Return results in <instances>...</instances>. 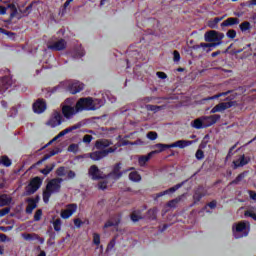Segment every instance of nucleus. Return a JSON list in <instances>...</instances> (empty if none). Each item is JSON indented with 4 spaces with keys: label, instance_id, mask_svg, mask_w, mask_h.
Masks as SVG:
<instances>
[{
    "label": "nucleus",
    "instance_id": "nucleus-1",
    "mask_svg": "<svg viewBox=\"0 0 256 256\" xmlns=\"http://www.w3.org/2000/svg\"><path fill=\"white\" fill-rule=\"evenodd\" d=\"M103 105V101L99 99H93L91 97L80 98L75 104V99L69 98L65 101L62 107V113L66 119H71L73 115H77L79 111H95Z\"/></svg>",
    "mask_w": 256,
    "mask_h": 256
},
{
    "label": "nucleus",
    "instance_id": "nucleus-33",
    "mask_svg": "<svg viewBox=\"0 0 256 256\" xmlns=\"http://www.w3.org/2000/svg\"><path fill=\"white\" fill-rule=\"evenodd\" d=\"M240 29L243 33H245V31H249V29H251V23L249 22H243L240 24Z\"/></svg>",
    "mask_w": 256,
    "mask_h": 256
},
{
    "label": "nucleus",
    "instance_id": "nucleus-8",
    "mask_svg": "<svg viewBox=\"0 0 256 256\" xmlns=\"http://www.w3.org/2000/svg\"><path fill=\"white\" fill-rule=\"evenodd\" d=\"M85 85L77 80H71L68 82V91L72 95H77V93H81L83 91Z\"/></svg>",
    "mask_w": 256,
    "mask_h": 256
},
{
    "label": "nucleus",
    "instance_id": "nucleus-25",
    "mask_svg": "<svg viewBox=\"0 0 256 256\" xmlns=\"http://www.w3.org/2000/svg\"><path fill=\"white\" fill-rule=\"evenodd\" d=\"M192 127H194V129H204V122H203V117L195 119L194 121H192L191 123Z\"/></svg>",
    "mask_w": 256,
    "mask_h": 256
},
{
    "label": "nucleus",
    "instance_id": "nucleus-48",
    "mask_svg": "<svg viewBox=\"0 0 256 256\" xmlns=\"http://www.w3.org/2000/svg\"><path fill=\"white\" fill-rule=\"evenodd\" d=\"M51 171H53V167L47 166L46 168L41 170V173H43V175H49V173H51Z\"/></svg>",
    "mask_w": 256,
    "mask_h": 256
},
{
    "label": "nucleus",
    "instance_id": "nucleus-54",
    "mask_svg": "<svg viewBox=\"0 0 256 256\" xmlns=\"http://www.w3.org/2000/svg\"><path fill=\"white\" fill-rule=\"evenodd\" d=\"M83 55H85V51L83 50V48H79L76 51V57H83Z\"/></svg>",
    "mask_w": 256,
    "mask_h": 256
},
{
    "label": "nucleus",
    "instance_id": "nucleus-36",
    "mask_svg": "<svg viewBox=\"0 0 256 256\" xmlns=\"http://www.w3.org/2000/svg\"><path fill=\"white\" fill-rule=\"evenodd\" d=\"M203 191L202 188H199L195 194H194V201L197 203V201L201 200V197H203V194H201V192Z\"/></svg>",
    "mask_w": 256,
    "mask_h": 256
},
{
    "label": "nucleus",
    "instance_id": "nucleus-28",
    "mask_svg": "<svg viewBox=\"0 0 256 256\" xmlns=\"http://www.w3.org/2000/svg\"><path fill=\"white\" fill-rule=\"evenodd\" d=\"M37 208V201L34 199H29L28 200V206L26 208L27 213H33V210Z\"/></svg>",
    "mask_w": 256,
    "mask_h": 256
},
{
    "label": "nucleus",
    "instance_id": "nucleus-4",
    "mask_svg": "<svg viewBox=\"0 0 256 256\" xmlns=\"http://www.w3.org/2000/svg\"><path fill=\"white\" fill-rule=\"evenodd\" d=\"M233 235L235 239H241V237H247L249 235V222L241 221L235 223L232 227Z\"/></svg>",
    "mask_w": 256,
    "mask_h": 256
},
{
    "label": "nucleus",
    "instance_id": "nucleus-32",
    "mask_svg": "<svg viewBox=\"0 0 256 256\" xmlns=\"http://www.w3.org/2000/svg\"><path fill=\"white\" fill-rule=\"evenodd\" d=\"M222 20L223 18H215L214 20H210L208 23V27H210L211 29H215V27H217V23H219Z\"/></svg>",
    "mask_w": 256,
    "mask_h": 256
},
{
    "label": "nucleus",
    "instance_id": "nucleus-46",
    "mask_svg": "<svg viewBox=\"0 0 256 256\" xmlns=\"http://www.w3.org/2000/svg\"><path fill=\"white\" fill-rule=\"evenodd\" d=\"M91 141H93V136L87 134L83 137V143H90Z\"/></svg>",
    "mask_w": 256,
    "mask_h": 256
},
{
    "label": "nucleus",
    "instance_id": "nucleus-22",
    "mask_svg": "<svg viewBox=\"0 0 256 256\" xmlns=\"http://www.w3.org/2000/svg\"><path fill=\"white\" fill-rule=\"evenodd\" d=\"M232 25H239V19L237 18H228L221 23V27H231Z\"/></svg>",
    "mask_w": 256,
    "mask_h": 256
},
{
    "label": "nucleus",
    "instance_id": "nucleus-23",
    "mask_svg": "<svg viewBox=\"0 0 256 256\" xmlns=\"http://www.w3.org/2000/svg\"><path fill=\"white\" fill-rule=\"evenodd\" d=\"M181 184H178L176 186H173L172 188L165 190L163 192H160L157 194V197H163L165 195H171V193H175V191H177V189H180Z\"/></svg>",
    "mask_w": 256,
    "mask_h": 256
},
{
    "label": "nucleus",
    "instance_id": "nucleus-44",
    "mask_svg": "<svg viewBox=\"0 0 256 256\" xmlns=\"http://www.w3.org/2000/svg\"><path fill=\"white\" fill-rule=\"evenodd\" d=\"M147 138L150 139V141H155V139H157V132H149Z\"/></svg>",
    "mask_w": 256,
    "mask_h": 256
},
{
    "label": "nucleus",
    "instance_id": "nucleus-41",
    "mask_svg": "<svg viewBox=\"0 0 256 256\" xmlns=\"http://www.w3.org/2000/svg\"><path fill=\"white\" fill-rule=\"evenodd\" d=\"M148 215L150 219H155L157 217V208L150 209Z\"/></svg>",
    "mask_w": 256,
    "mask_h": 256
},
{
    "label": "nucleus",
    "instance_id": "nucleus-19",
    "mask_svg": "<svg viewBox=\"0 0 256 256\" xmlns=\"http://www.w3.org/2000/svg\"><path fill=\"white\" fill-rule=\"evenodd\" d=\"M155 155V152H150L147 155L139 156L138 163L140 167H145L146 163Z\"/></svg>",
    "mask_w": 256,
    "mask_h": 256
},
{
    "label": "nucleus",
    "instance_id": "nucleus-18",
    "mask_svg": "<svg viewBox=\"0 0 256 256\" xmlns=\"http://www.w3.org/2000/svg\"><path fill=\"white\" fill-rule=\"evenodd\" d=\"M190 145H193V141L189 140H178L172 144H170V148L178 147L179 149H185V147H189Z\"/></svg>",
    "mask_w": 256,
    "mask_h": 256
},
{
    "label": "nucleus",
    "instance_id": "nucleus-51",
    "mask_svg": "<svg viewBox=\"0 0 256 256\" xmlns=\"http://www.w3.org/2000/svg\"><path fill=\"white\" fill-rule=\"evenodd\" d=\"M200 46L205 49L207 47H217V44H215V43H201Z\"/></svg>",
    "mask_w": 256,
    "mask_h": 256
},
{
    "label": "nucleus",
    "instance_id": "nucleus-11",
    "mask_svg": "<svg viewBox=\"0 0 256 256\" xmlns=\"http://www.w3.org/2000/svg\"><path fill=\"white\" fill-rule=\"evenodd\" d=\"M111 145H113V142L107 140V139H100L98 141H96L95 147L96 149H98V151H107L109 149H111ZM116 149L119 147V145H115L114 147H112V149Z\"/></svg>",
    "mask_w": 256,
    "mask_h": 256
},
{
    "label": "nucleus",
    "instance_id": "nucleus-42",
    "mask_svg": "<svg viewBox=\"0 0 256 256\" xmlns=\"http://www.w3.org/2000/svg\"><path fill=\"white\" fill-rule=\"evenodd\" d=\"M226 35L229 39H235V37H237V32L235 30H229Z\"/></svg>",
    "mask_w": 256,
    "mask_h": 256
},
{
    "label": "nucleus",
    "instance_id": "nucleus-60",
    "mask_svg": "<svg viewBox=\"0 0 256 256\" xmlns=\"http://www.w3.org/2000/svg\"><path fill=\"white\" fill-rule=\"evenodd\" d=\"M253 5H256V0H250L249 2H247L248 7H253Z\"/></svg>",
    "mask_w": 256,
    "mask_h": 256
},
{
    "label": "nucleus",
    "instance_id": "nucleus-57",
    "mask_svg": "<svg viewBox=\"0 0 256 256\" xmlns=\"http://www.w3.org/2000/svg\"><path fill=\"white\" fill-rule=\"evenodd\" d=\"M173 55H174V61L176 62L180 61L181 55L177 51H174Z\"/></svg>",
    "mask_w": 256,
    "mask_h": 256
},
{
    "label": "nucleus",
    "instance_id": "nucleus-62",
    "mask_svg": "<svg viewBox=\"0 0 256 256\" xmlns=\"http://www.w3.org/2000/svg\"><path fill=\"white\" fill-rule=\"evenodd\" d=\"M0 33H2L4 35H8V36L11 35V33L5 31V29H3V28H0Z\"/></svg>",
    "mask_w": 256,
    "mask_h": 256
},
{
    "label": "nucleus",
    "instance_id": "nucleus-10",
    "mask_svg": "<svg viewBox=\"0 0 256 256\" xmlns=\"http://www.w3.org/2000/svg\"><path fill=\"white\" fill-rule=\"evenodd\" d=\"M115 151H117V147L109 148L108 150H103V151L99 150L96 152H92L90 154V158L93 161H99L100 159H103V157H107V155H109V153H115Z\"/></svg>",
    "mask_w": 256,
    "mask_h": 256
},
{
    "label": "nucleus",
    "instance_id": "nucleus-56",
    "mask_svg": "<svg viewBox=\"0 0 256 256\" xmlns=\"http://www.w3.org/2000/svg\"><path fill=\"white\" fill-rule=\"evenodd\" d=\"M156 75L159 77V79H167V74L164 72H157Z\"/></svg>",
    "mask_w": 256,
    "mask_h": 256
},
{
    "label": "nucleus",
    "instance_id": "nucleus-6",
    "mask_svg": "<svg viewBox=\"0 0 256 256\" xmlns=\"http://www.w3.org/2000/svg\"><path fill=\"white\" fill-rule=\"evenodd\" d=\"M61 123H63V116L59 112H54L46 122V125L47 127L55 129V127H59Z\"/></svg>",
    "mask_w": 256,
    "mask_h": 256
},
{
    "label": "nucleus",
    "instance_id": "nucleus-53",
    "mask_svg": "<svg viewBox=\"0 0 256 256\" xmlns=\"http://www.w3.org/2000/svg\"><path fill=\"white\" fill-rule=\"evenodd\" d=\"M205 155L203 154V150H198L196 152V159H203Z\"/></svg>",
    "mask_w": 256,
    "mask_h": 256
},
{
    "label": "nucleus",
    "instance_id": "nucleus-58",
    "mask_svg": "<svg viewBox=\"0 0 256 256\" xmlns=\"http://www.w3.org/2000/svg\"><path fill=\"white\" fill-rule=\"evenodd\" d=\"M11 229H13V227L9 226V227H0V231H4L5 233H7V231H11Z\"/></svg>",
    "mask_w": 256,
    "mask_h": 256
},
{
    "label": "nucleus",
    "instance_id": "nucleus-43",
    "mask_svg": "<svg viewBox=\"0 0 256 256\" xmlns=\"http://www.w3.org/2000/svg\"><path fill=\"white\" fill-rule=\"evenodd\" d=\"M59 153V150H52L49 155H45L42 161H47L50 157H53V155H57Z\"/></svg>",
    "mask_w": 256,
    "mask_h": 256
},
{
    "label": "nucleus",
    "instance_id": "nucleus-34",
    "mask_svg": "<svg viewBox=\"0 0 256 256\" xmlns=\"http://www.w3.org/2000/svg\"><path fill=\"white\" fill-rule=\"evenodd\" d=\"M56 174L58 177H65L67 176V169H65V167H60L56 170Z\"/></svg>",
    "mask_w": 256,
    "mask_h": 256
},
{
    "label": "nucleus",
    "instance_id": "nucleus-20",
    "mask_svg": "<svg viewBox=\"0 0 256 256\" xmlns=\"http://www.w3.org/2000/svg\"><path fill=\"white\" fill-rule=\"evenodd\" d=\"M75 129L74 127L66 128L63 131H61L58 135H56L49 143L48 145H51V143H55V141H59L60 137H65V135L71 133Z\"/></svg>",
    "mask_w": 256,
    "mask_h": 256
},
{
    "label": "nucleus",
    "instance_id": "nucleus-12",
    "mask_svg": "<svg viewBox=\"0 0 256 256\" xmlns=\"http://www.w3.org/2000/svg\"><path fill=\"white\" fill-rule=\"evenodd\" d=\"M39 187H41V178L35 177L30 181L29 185L27 186L26 193L28 195H33V193H35V191H37Z\"/></svg>",
    "mask_w": 256,
    "mask_h": 256
},
{
    "label": "nucleus",
    "instance_id": "nucleus-47",
    "mask_svg": "<svg viewBox=\"0 0 256 256\" xmlns=\"http://www.w3.org/2000/svg\"><path fill=\"white\" fill-rule=\"evenodd\" d=\"M41 215H43V212L41 210H38L34 215V221H40Z\"/></svg>",
    "mask_w": 256,
    "mask_h": 256
},
{
    "label": "nucleus",
    "instance_id": "nucleus-5",
    "mask_svg": "<svg viewBox=\"0 0 256 256\" xmlns=\"http://www.w3.org/2000/svg\"><path fill=\"white\" fill-rule=\"evenodd\" d=\"M225 37L224 33L211 30L205 33L204 39L209 43H214L215 45H221V40Z\"/></svg>",
    "mask_w": 256,
    "mask_h": 256
},
{
    "label": "nucleus",
    "instance_id": "nucleus-7",
    "mask_svg": "<svg viewBox=\"0 0 256 256\" xmlns=\"http://www.w3.org/2000/svg\"><path fill=\"white\" fill-rule=\"evenodd\" d=\"M7 13H10V17H15L17 15V6L13 3L0 5V15H7Z\"/></svg>",
    "mask_w": 256,
    "mask_h": 256
},
{
    "label": "nucleus",
    "instance_id": "nucleus-30",
    "mask_svg": "<svg viewBox=\"0 0 256 256\" xmlns=\"http://www.w3.org/2000/svg\"><path fill=\"white\" fill-rule=\"evenodd\" d=\"M129 179L134 182L141 181V175L137 171H133L129 174Z\"/></svg>",
    "mask_w": 256,
    "mask_h": 256
},
{
    "label": "nucleus",
    "instance_id": "nucleus-24",
    "mask_svg": "<svg viewBox=\"0 0 256 256\" xmlns=\"http://www.w3.org/2000/svg\"><path fill=\"white\" fill-rule=\"evenodd\" d=\"M155 149H157V150H154V151H152V153H154V155L156 154V153H161V152H163V151H165V149H171V144H156L155 146Z\"/></svg>",
    "mask_w": 256,
    "mask_h": 256
},
{
    "label": "nucleus",
    "instance_id": "nucleus-16",
    "mask_svg": "<svg viewBox=\"0 0 256 256\" xmlns=\"http://www.w3.org/2000/svg\"><path fill=\"white\" fill-rule=\"evenodd\" d=\"M45 109H47V104L41 99L37 100L33 105L34 113L41 114Z\"/></svg>",
    "mask_w": 256,
    "mask_h": 256
},
{
    "label": "nucleus",
    "instance_id": "nucleus-39",
    "mask_svg": "<svg viewBox=\"0 0 256 256\" xmlns=\"http://www.w3.org/2000/svg\"><path fill=\"white\" fill-rule=\"evenodd\" d=\"M184 196H180L178 198H175L174 200L168 202V207H176L177 203L183 199Z\"/></svg>",
    "mask_w": 256,
    "mask_h": 256
},
{
    "label": "nucleus",
    "instance_id": "nucleus-3",
    "mask_svg": "<svg viewBox=\"0 0 256 256\" xmlns=\"http://www.w3.org/2000/svg\"><path fill=\"white\" fill-rule=\"evenodd\" d=\"M62 182H63V179L56 178L47 184L46 190L43 193L44 203H49V197H51V195H53V193H57L59 191V189H61Z\"/></svg>",
    "mask_w": 256,
    "mask_h": 256
},
{
    "label": "nucleus",
    "instance_id": "nucleus-14",
    "mask_svg": "<svg viewBox=\"0 0 256 256\" xmlns=\"http://www.w3.org/2000/svg\"><path fill=\"white\" fill-rule=\"evenodd\" d=\"M219 115H212V116H204L202 117L203 123L205 127H211V125H215L217 121H219Z\"/></svg>",
    "mask_w": 256,
    "mask_h": 256
},
{
    "label": "nucleus",
    "instance_id": "nucleus-9",
    "mask_svg": "<svg viewBox=\"0 0 256 256\" xmlns=\"http://www.w3.org/2000/svg\"><path fill=\"white\" fill-rule=\"evenodd\" d=\"M77 204H69L65 207V209L61 210L60 217L62 219H69L70 217H73L75 213H77Z\"/></svg>",
    "mask_w": 256,
    "mask_h": 256
},
{
    "label": "nucleus",
    "instance_id": "nucleus-17",
    "mask_svg": "<svg viewBox=\"0 0 256 256\" xmlns=\"http://www.w3.org/2000/svg\"><path fill=\"white\" fill-rule=\"evenodd\" d=\"M232 106H233L232 102H221L211 110V113H219L221 111H225V109H229V107H232Z\"/></svg>",
    "mask_w": 256,
    "mask_h": 256
},
{
    "label": "nucleus",
    "instance_id": "nucleus-50",
    "mask_svg": "<svg viewBox=\"0 0 256 256\" xmlns=\"http://www.w3.org/2000/svg\"><path fill=\"white\" fill-rule=\"evenodd\" d=\"M66 177L67 179H75V172L71 170L67 171Z\"/></svg>",
    "mask_w": 256,
    "mask_h": 256
},
{
    "label": "nucleus",
    "instance_id": "nucleus-59",
    "mask_svg": "<svg viewBox=\"0 0 256 256\" xmlns=\"http://www.w3.org/2000/svg\"><path fill=\"white\" fill-rule=\"evenodd\" d=\"M208 207H210V209H215V207H217V202L212 201L208 204Z\"/></svg>",
    "mask_w": 256,
    "mask_h": 256
},
{
    "label": "nucleus",
    "instance_id": "nucleus-64",
    "mask_svg": "<svg viewBox=\"0 0 256 256\" xmlns=\"http://www.w3.org/2000/svg\"><path fill=\"white\" fill-rule=\"evenodd\" d=\"M3 253H5V248H3V246H0V255H3Z\"/></svg>",
    "mask_w": 256,
    "mask_h": 256
},
{
    "label": "nucleus",
    "instance_id": "nucleus-29",
    "mask_svg": "<svg viewBox=\"0 0 256 256\" xmlns=\"http://www.w3.org/2000/svg\"><path fill=\"white\" fill-rule=\"evenodd\" d=\"M0 165H3L4 167H11L12 161L7 156H2L0 158Z\"/></svg>",
    "mask_w": 256,
    "mask_h": 256
},
{
    "label": "nucleus",
    "instance_id": "nucleus-31",
    "mask_svg": "<svg viewBox=\"0 0 256 256\" xmlns=\"http://www.w3.org/2000/svg\"><path fill=\"white\" fill-rule=\"evenodd\" d=\"M115 225H119V218H117L115 220H113V219L109 220L108 222L105 223L104 227H105V229H107L108 227H113Z\"/></svg>",
    "mask_w": 256,
    "mask_h": 256
},
{
    "label": "nucleus",
    "instance_id": "nucleus-2",
    "mask_svg": "<svg viewBox=\"0 0 256 256\" xmlns=\"http://www.w3.org/2000/svg\"><path fill=\"white\" fill-rule=\"evenodd\" d=\"M120 169L121 166L116 165L113 172L104 178L103 172H101L97 166L92 165L89 169V177L94 180L102 179L98 184V189L105 191V189H109V187H111V185L121 177Z\"/></svg>",
    "mask_w": 256,
    "mask_h": 256
},
{
    "label": "nucleus",
    "instance_id": "nucleus-21",
    "mask_svg": "<svg viewBox=\"0 0 256 256\" xmlns=\"http://www.w3.org/2000/svg\"><path fill=\"white\" fill-rule=\"evenodd\" d=\"M249 163V158L245 157V155L240 156L237 160L234 161L235 167H243Z\"/></svg>",
    "mask_w": 256,
    "mask_h": 256
},
{
    "label": "nucleus",
    "instance_id": "nucleus-38",
    "mask_svg": "<svg viewBox=\"0 0 256 256\" xmlns=\"http://www.w3.org/2000/svg\"><path fill=\"white\" fill-rule=\"evenodd\" d=\"M139 219H141V212H133L131 215V220L134 223H137V221H139Z\"/></svg>",
    "mask_w": 256,
    "mask_h": 256
},
{
    "label": "nucleus",
    "instance_id": "nucleus-27",
    "mask_svg": "<svg viewBox=\"0 0 256 256\" xmlns=\"http://www.w3.org/2000/svg\"><path fill=\"white\" fill-rule=\"evenodd\" d=\"M245 217H251V219H254L256 221V208L255 207H249L245 213Z\"/></svg>",
    "mask_w": 256,
    "mask_h": 256
},
{
    "label": "nucleus",
    "instance_id": "nucleus-61",
    "mask_svg": "<svg viewBox=\"0 0 256 256\" xmlns=\"http://www.w3.org/2000/svg\"><path fill=\"white\" fill-rule=\"evenodd\" d=\"M249 195H250V197H251L254 201H256V193H255V192L250 191V192H249Z\"/></svg>",
    "mask_w": 256,
    "mask_h": 256
},
{
    "label": "nucleus",
    "instance_id": "nucleus-63",
    "mask_svg": "<svg viewBox=\"0 0 256 256\" xmlns=\"http://www.w3.org/2000/svg\"><path fill=\"white\" fill-rule=\"evenodd\" d=\"M73 0H66L64 3V7H69V5L72 3Z\"/></svg>",
    "mask_w": 256,
    "mask_h": 256
},
{
    "label": "nucleus",
    "instance_id": "nucleus-55",
    "mask_svg": "<svg viewBox=\"0 0 256 256\" xmlns=\"http://www.w3.org/2000/svg\"><path fill=\"white\" fill-rule=\"evenodd\" d=\"M74 225L75 227H81V225H83V222L81 221V219L77 218L74 219Z\"/></svg>",
    "mask_w": 256,
    "mask_h": 256
},
{
    "label": "nucleus",
    "instance_id": "nucleus-26",
    "mask_svg": "<svg viewBox=\"0 0 256 256\" xmlns=\"http://www.w3.org/2000/svg\"><path fill=\"white\" fill-rule=\"evenodd\" d=\"M11 203V196L3 194L0 196V207H5Z\"/></svg>",
    "mask_w": 256,
    "mask_h": 256
},
{
    "label": "nucleus",
    "instance_id": "nucleus-52",
    "mask_svg": "<svg viewBox=\"0 0 256 256\" xmlns=\"http://www.w3.org/2000/svg\"><path fill=\"white\" fill-rule=\"evenodd\" d=\"M0 241H2V243H5L7 241H11V239H9V237H7V235L5 234H0Z\"/></svg>",
    "mask_w": 256,
    "mask_h": 256
},
{
    "label": "nucleus",
    "instance_id": "nucleus-35",
    "mask_svg": "<svg viewBox=\"0 0 256 256\" xmlns=\"http://www.w3.org/2000/svg\"><path fill=\"white\" fill-rule=\"evenodd\" d=\"M68 151L70 153H78L79 152V144H71L69 147H68Z\"/></svg>",
    "mask_w": 256,
    "mask_h": 256
},
{
    "label": "nucleus",
    "instance_id": "nucleus-13",
    "mask_svg": "<svg viewBox=\"0 0 256 256\" xmlns=\"http://www.w3.org/2000/svg\"><path fill=\"white\" fill-rule=\"evenodd\" d=\"M11 85H13L11 77H0V93H5V91H8V89L11 88Z\"/></svg>",
    "mask_w": 256,
    "mask_h": 256
},
{
    "label": "nucleus",
    "instance_id": "nucleus-45",
    "mask_svg": "<svg viewBox=\"0 0 256 256\" xmlns=\"http://www.w3.org/2000/svg\"><path fill=\"white\" fill-rule=\"evenodd\" d=\"M146 109H147L148 111H159V109H161V107L155 106V105H147V106H146Z\"/></svg>",
    "mask_w": 256,
    "mask_h": 256
},
{
    "label": "nucleus",
    "instance_id": "nucleus-49",
    "mask_svg": "<svg viewBox=\"0 0 256 256\" xmlns=\"http://www.w3.org/2000/svg\"><path fill=\"white\" fill-rule=\"evenodd\" d=\"M9 211H11L10 208H4V209L0 210V217H5V215H7L9 213Z\"/></svg>",
    "mask_w": 256,
    "mask_h": 256
},
{
    "label": "nucleus",
    "instance_id": "nucleus-37",
    "mask_svg": "<svg viewBox=\"0 0 256 256\" xmlns=\"http://www.w3.org/2000/svg\"><path fill=\"white\" fill-rule=\"evenodd\" d=\"M53 227L55 231H61V219H56L53 221Z\"/></svg>",
    "mask_w": 256,
    "mask_h": 256
},
{
    "label": "nucleus",
    "instance_id": "nucleus-15",
    "mask_svg": "<svg viewBox=\"0 0 256 256\" xmlns=\"http://www.w3.org/2000/svg\"><path fill=\"white\" fill-rule=\"evenodd\" d=\"M49 49H52L53 51H63V49H65V47H67V42H65V40L60 39L52 44H50Z\"/></svg>",
    "mask_w": 256,
    "mask_h": 256
},
{
    "label": "nucleus",
    "instance_id": "nucleus-40",
    "mask_svg": "<svg viewBox=\"0 0 256 256\" xmlns=\"http://www.w3.org/2000/svg\"><path fill=\"white\" fill-rule=\"evenodd\" d=\"M93 243L94 245H99L101 243V236L99 234H93Z\"/></svg>",
    "mask_w": 256,
    "mask_h": 256
}]
</instances>
